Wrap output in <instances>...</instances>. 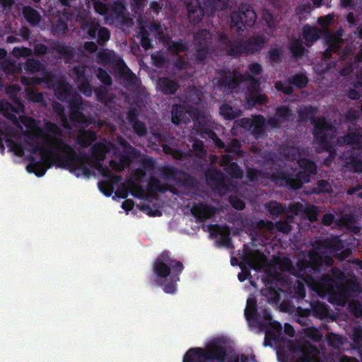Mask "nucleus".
<instances>
[{"label":"nucleus","instance_id":"28","mask_svg":"<svg viewBox=\"0 0 362 362\" xmlns=\"http://www.w3.org/2000/svg\"><path fill=\"white\" fill-rule=\"evenodd\" d=\"M4 141L7 143V145L11 151L16 152L17 154L19 153H23V149L21 143H18L13 141L11 139V135L6 132L5 130L1 129V127H0V150L1 153H4L5 150Z\"/></svg>","mask_w":362,"mask_h":362},{"label":"nucleus","instance_id":"64","mask_svg":"<svg viewBox=\"0 0 362 362\" xmlns=\"http://www.w3.org/2000/svg\"><path fill=\"white\" fill-rule=\"evenodd\" d=\"M306 218L312 223L317 221L318 209L314 205H310L304 209Z\"/></svg>","mask_w":362,"mask_h":362},{"label":"nucleus","instance_id":"45","mask_svg":"<svg viewBox=\"0 0 362 362\" xmlns=\"http://www.w3.org/2000/svg\"><path fill=\"white\" fill-rule=\"evenodd\" d=\"M147 189L152 193H164L166 191V187L158 177H151L147 184Z\"/></svg>","mask_w":362,"mask_h":362},{"label":"nucleus","instance_id":"39","mask_svg":"<svg viewBox=\"0 0 362 362\" xmlns=\"http://www.w3.org/2000/svg\"><path fill=\"white\" fill-rule=\"evenodd\" d=\"M187 107L185 105H175L172 109V122L179 125L186 122Z\"/></svg>","mask_w":362,"mask_h":362},{"label":"nucleus","instance_id":"61","mask_svg":"<svg viewBox=\"0 0 362 362\" xmlns=\"http://www.w3.org/2000/svg\"><path fill=\"white\" fill-rule=\"evenodd\" d=\"M26 98L28 101H32L34 103L44 102L43 93L33 89L26 90Z\"/></svg>","mask_w":362,"mask_h":362},{"label":"nucleus","instance_id":"26","mask_svg":"<svg viewBox=\"0 0 362 362\" xmlns=\"http://www.w3.org/2000/svg\"><path fill=\"white\" fill-rule=\"evenodd\" d=\"M260 330L264 331V345H267L268 339H274L281 330V325L276 321L264 322H258Z\"/></svg>","mask_w":362,"mask_h":362},{"label":"nucleus","instance_id":"62","mask_svg":"<svg viewBox=\"0 0 362 362\" xmlns=\"http://www.w3.org/2000/svg\"><path fill=\"white\" fill-rule=\"evenodd\" d=\"M120 67H124L126 69L122 74L125 82L129 86L135 85L137 81V77L135 74L131 69H129L126 64L125 66H121Z\"/></svg>","mask_w":362,"mask_h":362},{"label":"nucleus","instance_id":"35","mask_svg":"<svg viewBox=\"0 0 362 362\" xmlns=\"http://www.w3.org/2000/svg\"><path fill=\"white\" fill-rule=\"evenodd\" d=\"M19 108L20 110L15 108L12 105L4 100H0V113H2L7 119L16 120L17 117L14 112L18 113L23 111V106L22 104L19 105Z\"/></svg>","mask_w":362,"mask_h":362},{"label":"nucleus","instance_id":"60","mask_svg":"<svg viewBox=\"0 0 362 362\" xmlns=\"http://www.w3.org/2000/svg\"><path fill=\"white\" fill-rule=\"evenodd\" d=\"M96 78L105 86H110L112 84V78L107 71L103 68H98L96 73Z\"/></svg>","mask_w":362,"mask_h":362},{"label":"nucleus","instance_id":"10","mask_svg":"<svg viewBox=\"0 0 362 362\" xmlns=\"http://www.w3.org/2000/svg\"><path fill=\"white\" fill-rule=\"evenodd\" d=\"M212 35L210 31L203 28L197 31L194 35V61L198 64H205L213 49Z\"/></svg>","mask_w":362,"mask_h":362},{"label":"nucleus","instance_id":"24","mask_svg":"<svg viewBox=\"0 0 362 362\" xmlns=\"http://www.w3.org/2000/svg\"><path fill=\"white\" fill-rule=\"evenodd\" d=\"M192 215L199 221L210 218L215 213V209L208 204L199 203L194 205L191 209Z\"/></svg>","mask_w":362,"mask_h":362},{"label":"nucleus","instance_id":"20","mask_svg":"<svg viewBox=\"0 0 362 362\" xmlns=\"http://www.w3.org/2000/svg\"><path fill=\"white\" fill-rule=\"evenodd\" d=\"M248 267L255 271H260L267 265V257L259 251L250 252L245 257Z\"/></svg>","mask_w":362,"mask_h":362},{"label":"nucleus","instance_id":"14","mask_svg":"<svg viewBox=\"0 0 362 362\" xmlns=\"http://www.w3.org/2000/svg\"><path fill=\"white\" fill-rule=\"evenodd\" d=\"M81 29L87 35L90 40H96L100 46H104L110 40V33L108 28L102 27L100 24L95 21H86L81 25Z\"/></svg>","mask_w":362,"mask_h":362},{"label":"nucleus","instance_id":"29","mask_svg":"<svg viewBox=\"0 0 362 362\" xmlns=\"http://www.w3.org/2000/svg\"><path fill=\"white\" fill-rule=\"evenodd\" d=\"M209 229L211 237L218 240L216 244L226 247V225H210Z\"/></svg>","mask_w":362,"mask_h":362},{"label":"nucleus","instance_id":"43","mask_svg":"<svg viewBox=\"0 0 362 362\" xmlns=\"http://www.w3.org/2000/svg\"><path fill=\"white\" fill-rule=\"evenodd\" d=\"M232 159L231 156L228 155V176H230L234 178H243V170L238 163L231 162Z\"/></svg>","mask_w":362,"mask_h":362},{"label":"nucleus","instance_id":"32","mask_svg":"<svg viewBox=\"0 0 362 362\" xmlns=\"http://www.w3.org/2000/svg\"><path fill=\"white\" fill-rule=\"evenodd\" d=\"M302 37L306 46L310 47L319 39V29L307 24L302 28Z\"/></svg>","mask_w":362,"mask_h":362},{"label":"nucleus","instance_id":"44","mask_svg":"<svg viewBox=\"0 0 362 362\" xmlns=\"http://www.w3.org/2000/svg\"><path fill=\"white\" fill-rule=\"evenodd\" d=\"M199 135H201V136L204 139H209L212 140L218 146L223 147L225 145L224 143L218 139V136L213 129L205 127V126L199 128Z\"/></svg>","mask_w":362,"mask_h":362},{"label":"nucleus","instance_id":"3","mask_svg":"<svg viewBox=\"0 0 362 362\" xmlns=\"http://www.w3.org/2000/svg\"><path fill=\"white\" fill-rule=\"evenodd\" d=\"M45 127L50 134H45L42 132L40 136H35V138H39L40 141H33L30 144L31 146L32 153L34 154H40L41 158L40 160H37L33 156H30V163H28L26 167L28 171L34 173L38 177H41V176L44 175L51 167L49 160H47L45 158L49 157L50 160L54 162L57 166V158L52 153L47 152V145H46L44 141V135H49L53 139H62V129L55 123L48 122L45 123Z\"/></svg>","mask_w":362,"mask_h":362},{"label":"nucleus","instance_id":"55","mask_svg":"<svg viewBox=\"0 0 362 362\" xmlns=\"http://www.w3.org/2000/svg\"><path fill=\"white\" fill-rule=\"evenodd\" d=\"M283 53L279 48H270L267 52V57L269 61L273 64H278L281 62Z\"/></svg>","mask_w":362,"mask_h":362},{"label":"nucleus","instance_id":"6","mask_svg":"<svg viewBox=\"0 0 362 362\" xmlns=\"http://www.w3.org/2000/svg\"><path fill=\"white\" fill-rule=\"evenodd\" d=\"M317 109L312 105L300 107L298 111V119L301 122L311 121L313 124V140L325 150L330 148V139L329 131H334V127L326 119L325 117H315Z\"/></svg>","mask_w":362,"mask_h":362},{"label":"nucleus","instance_id":"57","mask_svg":"<svg viewBox=\"0 0 362 362\" xmlns=\"http://www.w3.org/2000/svg\"><path fill=\"white\" fill-rule=\"evenodd\" d=\"M77 86L79 91L86 96L90 97L92 95L93 89L88 78L78 81Z\"/></svg>","mask_w":362,"mask_h":362},{"label":"nucleus","instance_id":"52","mask_svg":"<svg viewBox=\"0 0 362 362\" xmlns=\"http://www.w3.org/2000/svg\"><path fill=\"white\" fill-rule=\"evenodd\" d=\"M348 96L351 100H358L362 96V80L354 83L353 87L349 90Z\"/></svg>","mask_w":362,"mask_h":362},{"label":"nucleus","instance_id":"23","mask_svg":"<svg viewBox=\"0 0 362 362\" xmlns=\"http://www.w3.org/2000/svg\"><path fill=\"white\" fill-rule=\"evenodd\" d=\"M275 279L274 274H270L269 273L267 274V276L263 279L267 288L262 291V294L267 298L268 302L272 303H278L280 300L279 290L269 286L273 284Z\"/></svg>","mask_w":362,"mask_h":362},{"label":"nucleus","instance_id":"12","mask_svg":"<svg viewBox=\"0 0 362 362\" xmlns=\"http://www.w3.org/2000/svg\"><path fill=\"white\" fill-rule=\"evenodd\" d=\"M240 81H244L247 83L246 100L248 106L254 107L256 105H263L267 103V97L261 91L259 78L247 76L240 77Z\"/></svg>","mask_w":362,"mask_h":362},{"label":"nucleus","instance_id":"18","mask_svg":"<svg viewBox=\"0 0 362 362\" xmlns=\"http://www.w3.org/2000/svg\"><path fill=\"white\" fill-rule=\"evenodd\" d=\"M96 60L104 66L105 65H116L118 66H125V62L123 59L119 57L113 51L107 49H102L96 54Z\"/></svg>","mask_w":362,"mask_h":362},{"label":"nucleus","instance_id":"40","mask_svg":"<svg viewBox=\"0 0 362 362\" xmlns=\"http://www.w3.org/2000/svg\"><path fill=\"white\" fill-rule=\"evenodd\" d=\"M265 209L272 216L274 219L278 218L280 215L288 211L286 206L277 201L272 200L265 204Z\"/></svg>","mask_w":362,"mask_h":362},{"label":"nucleus","instance_id":"56","mask_svg":"<svg viewBox=\"0 0 362 362\" xmlns=\"http://www.w3.org/2000/svg\"><path fill=\"white\" fill-rule=\"evenodd\" d=\"M242 144L238 139H233L230 143H228V154L233 153L239 157L244 155V151L241 149Z\"/></svg>","mask_w":362,"mask_h":362},{"label":"nucleus","instance_id":"27","mask_svg":"<svg viewBox=\"0 0 362 362\" xmlns=\"http://www.w3.org/2000/svg\"><path fill=\"white\" fill-rule=\"evenodd\" d=\"M160 172L162 176L167 180H177L182 185H188L187 180L185 178L188 175L186 173H184L182 171L179 170L174 165H168L163 166ZM180 176H183L184 178H180Z\"/></svg>","mask_w":362,"mask_h":362},{"label":"nucleus","instance_id":"54","mask_svg":"<svg viewBox=\"0 0 362 362\" xmlns=\"http://www.w3.org/2000/svg\"><path fill=\"white\" fill-rule=\"evenodd\" d=\"M330 191V185L326 180H320L316 182L315 187L313 189L315 194H322V193H329Z\"/></svg>","mask_w":362,"mask_h":362},{"label":"nucleus","instance_id":"51","mask_svg":"<svg viewBox=\"0 0 362 362\" xmlns=\"http://www.w3.org/2000/svg\"><path fill=\"white\" fill-rule=\"evenodd\" d=\"M42 67V63L34 59H28L25 63V69L28 73L30 74H35L39 72Z\"/></svg>","mask_w":362,"mask_h":362},{"label":"nucleus","instance_id":"50","mask_svg":"<svg viewBox=\"0 0 362 362\" xmlns=\"http://www.w3.org/2000/svg\"><path fill=\"white\" fill-rule=\"evenodd\" d=\"M293 116L292 110L286 105H280L276 108V117L281 122H288Z\"/></svg>","mask_w":362,"mask_h":362},{"label":"nucleus","instance_id":"9","mask_svg":"<svg viewBox=\"0 0 362 362\" xmlns=\"http://www.w3.org/2000/svg\"><path fill=\"white\" fill-rule=\"evenodd\" d=\"M257 18V13L252 6L243 4L238 11H233L230 13V30L236 29L238 35L243 36L245 29L255 24Z\"/></svg>","mask_w":362,"mask_h":362},{"label":"nucleus","instance_id":"7","mask_svg":"<svg viewBox=\"0 0 362 362\" xmlns=\"http://www.w3.org/2000/svg\"><path fill=\"white\" fill-rule=\"evenodd\" d=\"M226 341L224 338H216L204 347L190 348L182 362H226Z\"/></svg>","mask_w":362,"mask_h":362},{"label":"nucleus","instance_id":"16","mask_svg":"<svg viewBox=\"0 0 362 362\" xmlns=\"http://www.w3.org/2000/svg\"><path fill=\"white\" fill-rule=\"evenodd\" d=\"M297 164L300 170L297 173L299 177L304 181H310L312 176L317 174V165L315 163L310 159L301 158L300 153L297 159Z\"/></svg>","mask_w":362,"mask_h":362},{"label":"nucleus","instance_id":"41","mask_svg":"<svg viewBox=\"0 0 362 362\" xmlns=\"http://www.w3.org/2000/svg\"><path fill=\"white\" fill-rule=\"evenodd\" d=\"M265 128V119L263 115H257L253 117V124H252L251 130L252 135L256 139L259 138L264 131Z\"/></svg>","mask_w":362,"mask_h":362},{"label":"nucleus","instance_id":"46","mask_svg":"<svg viewBox=\"0 0 362 362\" xmlns=\"http://www.w3.org/2000/svg\"><path fill=\"white\" fill-rule=\"evenodd\" d=\"M289 49L295 57H301L305 54V47L300 39L296 38L290 42Z\"/></svg>","mask_w":362,"mask_h":362},{"label":"nucleus","instance_id":"21","mask_svg":"<svg viewBox=\"0 0 362 362\" xmlns=\"http://www.w3.org/2000/svg\"><path fill=\"white\" fill-rule=\"evenodd\" d=\"M180 88L178 81L173 78L163 76L157 81V88L165 95H173Z\"/></svg>","mask_w":362,"mask_h":362},{"label":"nucleus","instance_id":"25","mask_svg":"<svg viewBox=\"0 0 362 362\" xmlns=\"http://www.w3.org/2000/svg\"><path fill=\"white\" fill-rule=\"evenodd\" d=\"M96 133L90 129H81L78 130L76 137V143L81 148H86L92 145V143L97 140Z\"/></svg>","mask_w":362,"mask_h":362},{"label":"nucleus","instance_id":"34","mask_svg":"<svg viewBox=\"0 0 362 362\" xmlns=\"http://www.w3.org/2000/svg\"><path fill=\"white\" fill-rule=\"evenodd\" d=\"M355 217L352 214H345L338 219V224L341 227L347 228L355 235L361 233L362 228L360 226H355Z\"/></svg>","mask_w":362,"mask_h":362},{"label":"nucleus","instance_id":"59","mask_svg":"<svg viewBox=\"0 0 362 362\" xmlns=\"http://www.w3.org/2000/svg\"><path fill=\"white\" fill-rule=\"evenodd\" d=\"M67 102L69 104L70 111H83L84 109L83 100L80 96L71 97Z\"/></svg>","mask_w":362,"mask_h":362},{"label":"nucleus","instance_id":"58","mask_svg":"<svg viewBox=\"0 0 362 362\" xmlns=\"http://www.w3.org/2000/svg\"><path fill=\"white\" fill-rule=\"evenodd\" d=\"M11 54L16 58L30 57L33 54L32 49L27 47H15Z\"/></svg>","mask_w":362,"mask_h":362},{"label":"nucleus","instance_id":"33","mask_svg":"<svg viewBox=\"0 0 362 362\" xmlns=\"http://www.w3.org/2000/svg\"><path fill=\"white\" fill-rule=\"evenodd\" d=\"M343 141L345 145H350L352 147L362 145V129H359L355 132H348L338 142Z\"/></svg>","mask_w":362,"mask_h":362},{"label":"nucleus","instance_id":"31","mask_svg":"<svg viewBox=\"0 0 362 362\" xmlns=\"http://www.w3.org/2000/svg\"><path fill=\"white\" fill-rule=\"evenodd\" d=\"M206 179L209 184L221 182L222 190L226 192V175L220 170L212 168L206 172Z\"/></svg>","mask_w":362,"mask_h":362},{"label":"nucleus","instance_id":"53","mask_svg":"<svg viewBox=\"0 0 362 362\" xmlns=\"http://www.w3.org/2000/svg\"><path fill=\"white\" fill-rule=\"evenodd\" d=\"M262 72V66L259 62H253L248 65L247 69L244 75H241L240 77H247V76H259Z\"/></svg>","mask_w":362,"mask_h":362},{"label":"nucleus","instance_id":"19","mask_svg":"<svg viewBox=\"0 0 362 362\" xmlns=\"http://www.w3.org/2000/svg\"><path fill=\"white\" fill-rule=\"evenodd\" d=\"M52 49L55 52L59 59H63L66 63H70L72 62L76 56V51L74 47L67 44L56 41L52 44Z\"/></svg>","mask_w":362,"mask_h":362},{"label":"nucleus","instance_id":"47","mask_svg":"<svg viewBox=\"0 0 362 362\" xmlns=\"http://www.w3.org/2000/svg\"><path fill=\"white\" fill-rule=\"evenodd\" d=\"M311 306L315 317L321 320L327 317L329 310L326 304L317 302L315 304H312Z\"/></svg>","mask_w":362,"mask_h":362},{"label":"nucleus","instance_id":"15","mask_svg":"<svg viewBox=\"0 0 362 362\" xmlns=\"http://www.w3.org/2000/svg\"><path fill=\"white\" fill-rule=\"evenodd\" d=\"M139 112L135 107L127 110L126 117L128 124L133 129V132L139 136H144L147 134V127L144 122L139 119Z\"/></svg>","mask_w":362,"mask_h":362},{"label":"nucleus","instance_id":"49","mask_svg":"<svg viewBox=\"0 0 362 362\" xmlns=\"http://www.w3.org/2000/svg\"><path fill=\"white\" fill-rule=\"evenodd\" d=\"M288 83L297 88H304L308 85V78L305 74H297L288 78Z\"/></svg>","mask_w":362,"mask_h":362},{"label":"nucleus","instance_id":"42","mask_svg":"<svg viewBox=\"0 0 362 362\" xmlns=\"http://www.w3.org/2000/svg\"><path fill=\"white\" fill-rule=\"evenodd\" d=\"M279 177L286 180L287 184L289 185L293 189H298L301 187L303 184L310 182L303 180L302 177H299L297 173L294 177H293V175H286L284 173H280Z\"/></svg>","mask_w":362,"mask_h":362},{"label":"nucleus","instance_id":"8","mask_svg":"<svg viewBox=\"0 0 362 362\" xmlns=\"http://www.w3.org/2000/svg\"><path fill=\"white\" fill-rule=\"evenodd\" d=\"M266 42L265 37L262 35H252L245 40L233 42L228 39V55L233 57L255 55L261 52Z\"/></svg>","mask_w":362,"mask_h":362},{"label":"nucleus","instance_id":"22","mask_svg":"<svg viewBox=\"0 0 362 362\" xmlns=\"http://www.w3.org/2000/svg\"><path fill=\"white\" fill-rule=\"evenodd\" d=\"M148 29L154 34L155 37L163 45L170 42L172 37L170 35V30L168 27L161 25L158 21H153L150 23Z\"/></svg>","mask_w":362,"mask_h":362},{"label":"nucleus","instance_id":"5","mask_svg":"<svg viewBox=\"0 0 362 362\" xmlns=\"http://www.w3.org/2000/svg\"><path fill=\"white\" fill-rule=\"evenodd\" d=\"M185 266L173 257L169 250H163L153 264V272L155 276L163 279L169 277V281L163 286V291L167 293H175L177 291V282Z\"/></svg>","mask_w":362,"mask_h":362},{"label":"nucleus","instance_id":"17","mask_svg":"<svg viewBox=\"0 0 362 362\" xmlns=\"http://www.w3.org/2000/svg\"><path fill=\"white\" fill-rule=\"evenodd\" d=\"M188 12V18L192 25H196L202 22L204 15L203 7L199 0H184Z\"/></svg>","mask_w":362,"mask_h":362},{"label":"nucleus","instance_id":"2","mask_svg":"<svg viewBox=\"0 0 362 362\" xmlns=\"http://www.w3.org/2000/svg\"><path fill=\"white\" fill-rule=\"evenodd\" d=\"M332 276L321 277L319 286L328 295L329 302L338 306H345L348 302L351 313L356 317H362V302L354 300L362 293V286L354 276L350 279L340 269H332Z\"/></svg>","mask_w":362,"mask_h":362},{"label":"nucleus","instance_id":"38","mask_svg":"<svg viewBox=\"0 0 362 362\" xmlns=\"http://www.w3.org/2000/svg\"><path fill=\"white\" fill-rule=\"evenodd\" d=\"M55 95L62 102L69 101L71 97V87L65 82H59L54 89Z\"/></svg>","mask_w":362,"mask_h":362},{"label":"nucleus","instance_id":"1","mask_svg":"<svg viewBox=\"0 0 362 362\" xmlns=\"http://www.w3.org/2000/svg\"><path fill=\"white\" fill-rule=\"evenodd\" d=\"M47 152L57 159V167L69 170L77 177H90L93 172L88 168L90 164L103 161L106 156V146L104 143H95L91 146V155L82 151L77 153L71 144L63 139H52L49 135L43 136Z\"/></svg>","mask_w":362,"mask_h":362},{"label":"nucleus","instance_id":"30","mask_svg":"<svg viewBox=\"0 0 362 362\" xmlns=\"http://www.w3.org/2000/svg\"><path fill=\"white\" fill-rule=\"evenodd\" d=\"M69 119L74 124L83 125L85 127H88L91 124H96V120L92 117H86L83 112V110H71L69 113Z\"/></svg>","mask_w":362,"mask_h":362},{"label":"nucleus","instance_id":"11","mask_svg":"<svg viewBox=\"0 0 362 362\" xmlns=\"http://www.w3.org/2000/svg\"><path fill=\"white\" fill-rule=\"evenodd\" d=\"M94 10L98 13L106 16L112 21L122 22L125 19V6L119 0H115L112 2L94 1Z\"/></svg>","mask_w":362,"mask_h":362},{"label":"nucleus","instance_id":"4","mask_svg":"<svg viewBox=\"0 0 362 362\" xmlns=\"http://www.w3.org/2000/svg\"><path fill=\"white\" fill-rule=\"evenodd\" d=\"M308 257V259H298L296 266L290 257H279L276 262L281 272L298 277L304 276L307 272H321L324 266L329 267L333 264L332 257L326 255L325 252L316 248H312L309 251Z\"/></svg>","mask_w":362,"mask_h":362},{"label":"nucleus","instance_id":"37","mask_svg":"<svg viewBox=\"0 0 362 362\" xmlns=\"http://www.w3.org/2000/svg\"><path fill=\"white\" fill-rule=\"evenodd\" d=\"M22 13L27 23L33 27L38 25L41 21L40 13L30 6L23 7Z\"/></svg>","mask_w":362,"mask_h":362},{"label":"nucleus","instance_id":"13","mask_svg":"<svg viewBox=\"0 0 362 362\" xmlns=\"http://www.w3.org/2000/svg\"><path fill=\"white\" fill-rule=\"evenodd\" d=\"M348 242L342 240L340 236H334L330 238L315 242L313 248H316L317 250L325 252L327 256L329 255L325 251H324V250H328L333 255H338L341 254L343 257H346L348 250Z\"/></svg>","mask_w":362,"mask_h":362},{"label":"nucleus","instance_id":"63","mask_svg":"<svg viewBox=\"0 0 362 362\" xmlns=\"http://www.w3.org/2000/svg\"><path fill=\"white\" fill-rule=\"evenodd\" d=\"M98 187H99L100 192L103 194H104L106 197H110L113 193V185L109 181H100L99 182V183H98Z\"/></svg>","mask_w":362,"mask_h":362},{"label":"nucleus","instance_id":"36","mask_svg":"<svg viewBox=\"0 0 362 362\" xmlns=\"http://www.w3.org/2000/svg\"><path fill=\"white\" fill-rule=\"evenodd\" d=\"M163 46L167 47L168 52L175 55H179L180 53L185 52L188 50V43L182 39L175 41L171 39L170 42L163 44Z\"/></svg>","mask_w":362,"mask_h":362},{"label":"nucleus","instance_id":"48","mask_svg":"<svg viewBox=\"0 0 362 362\" xmlns=\"http://www.w3.org/2000/svg\"><path fill=\"white\" fill-rule=\"evenodd\" d=\"M138 37L140 40L141 46L145 49H150L153 47V40L149 37V33L145 28H141L139 33Z\"/></svg>","mask_w":362,"mask_h":362}]
</instances>
